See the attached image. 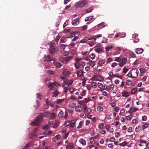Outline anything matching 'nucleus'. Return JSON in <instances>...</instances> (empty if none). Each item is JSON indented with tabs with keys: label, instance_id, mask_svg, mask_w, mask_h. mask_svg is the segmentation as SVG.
Segmentation results:
<instances>
[{
	"label": "nucleus",
	"instance_id": "1",
	"mask_svg": "<svg viewBox=\"0 0 149 149\" xmlns=\"http://www.w3.org/2000/svg\"><path fill=\"white\" fill-rule=\"evenodd\" d=\"M130 72L132 74L133 77L135 78H136L137 76L139 73V71L136 68H133L130 71Z\"/></svg>",
	"mask_w": 149,
	"mask_h": 149
},
{
	"label": "nucleus",
	"instance_id": "2",
	"mask_svg": "<svg viewBox=\"0 0 149 149\" xmlns=\"http://www.w3.org/2000/svg\"><path fill=\"white\" fill-rule=\"evenodd\" d=\"M85 65V63L81 61L79 62H76L75 64V66L76 68L78 69L79 68H83Z\"/></svg>",
	"mask_w": 149,
	"mask_h": 149
},
{
	"label": "nucleus",
	"instance_id": "3",
	"mask_svg": "<svg viewBox=\"0 0 149 149\" xmlns=\"http://www.w3.org/2000/svg\"><path fill=\"white\" fill-rule=\"evenodd\" d=\"M43 118L40 114V115L37 117L36 118L35 120V121L40 125V124L42 123L43 122Z\"/></svg>",
	"mask_w": 149,
	"mask_h": 149
},
{
	"label": "nucleus",
	"instance_id": "4",
	"mask_svg": "<svg viewBox=\"0 0 149 149\" xmlns=\"http://www.w3.org/2000/svg\"><path fill=\"white\" fill-rule=\"evenodd\" d=\"M87 4V1L86 0H84L77 4L76 7H82L85 6Z\"/></svg>",
	"mask_w": 149,
	"mask_h": 149
},
{
	"label": "nucleus",
	"instance_id": "5",
	"mask_svg": "<svg viewBox=\"0 0 149 149\" xmlns=\"http://www.w3.org/2000/svg\"><path fill=\"white\" fill-rule=\"evenodd\" d=\"M58 50V49L57 48H50L49 49V52L52 54H54L55 53H57Z\"/></svg>",
	"mask_w": 149,
	"mask_h": 149
},
{
	"label": "nucleus",
	"instance_id": "6",
	"mask_svg": "<svg viewBox=\"0 0 149 149\" xmlns=\"http://www.w3.org/2000/svg\"><path fill=\"white\" fill-rule=\"evenodd\" d=\"M40 114L43 118V117L48 118L50 115V113L49 111H47L44 113H41Z\"/></svg>",
	"mask_w": 149,
	"mask_h": 149
},
{
	"label": "nucleus",
	"instance_id": "7",
	"mask_svg": "<svg viewBox=\"0 0 149 149\" xmlns=\"http://www.w3.org/2000/svg\"><path fill=\"white\" fill-rule=\"evenodd\" d=\"M47 86L49 88L50 90H53L55 88V87L54 86L53 84L51 82L48 83Z\"/></svg>",
	"mask_w": 149,
	"mask_h": 149
},
{
	"label": "nucleus",
	"instance_id": "8",
	"mask_svg": "<svg viewBox=\"0 0 149 149\" xmlns=\"http://www.w3.org/2000/svg\"><path fill=\"white\" fill-rule=\"evenodd\" d=\"M79 19L78 18L76 19L74 21L72 22V24L76 26L79 23Z\"/></svg>",
	"mask_w": 149,
	"mask_h": 149
},
{
	"label": "nucleus",
	"instance_id": "9",
	"mask_svg": "<svg viewBox=\"0 0 149 149\" xmlns=\"http://www.w3.org/2000/svg\"><path fill=\"white\" fill-rule=\"evenodd\" d=\"M83 110V108L81 106H77L75 107V111L77 112H81Z\"/></svg>",
	"mask_w": 149,
	"mask_h": 149
},
{
	"label": "nucleus",
	"instance_id": "10",
	"mask_svg": "<svg viewBox=\"0 0 149 149\" xmlns=\"http://www.w3.org/2000/svg\"><path fill=\"white\" fill-rule=\"evenodd\" d=\"M103 80V77L100 75H98L96 77V80L97 81H102Z\"/></svg>",
	"mask_w": 149,
	"mask_h": 149
},
{
	"label": "nucleus",
	"instance_id": "11",
	"mask_svg": "<svg viewBox=\"0 0 149 149\" xmlns=\"http://www.w3.org/2000/svg\"><path fill=\"white\" fill-rule=\"evenodd\" d=\"M73 81L72 80L65 79L63 81L64 83H67L69 85H71Z\"/></svg>",
	"mask_w": 149,
	"mask_h": 149
},
{
	"label": "nucleus",
	"instance_id": "12",
	"mask_svg": "<svg viewBox=\"0 0 149 149\" xmlns=\"http://www.w3.org/2000/svg\"><path fill=\"white\" fill-rule=\"evenodd\" d=\"M143 51V50L142 48L135 49V52L137 54H141Z\"/></svg>",
	"mask_w": 149,
	"mask_h": 149
},
{
	"label": "nucleus",
	"instance_id": "13",
	"mask_svg": "<svg viewBox=\"0 0 149 149\" xmlns=\"http://www.w3.org/2000/svg\"><path fill=\"white\" fill-rule=\"evenodd\" d=\"M75 33L73 32H71L68 35L67 38H71L75 36Z\"/></svg>",
	"mask_w": 149,
	"mask_h": 149
},
{
	"label": "nucleus",
	"instance_id": "14",
	"mask_svg": "<svg viewBox=\"0 0 149 149\" xmlns=\"http://www.w3.org/2000/svg\"><path fill=\"white\" fill-rule=\"evenodd\" d=\"M45 60L47 61H52L53 58H52V56H45Z\"/></svg>",
	"mask_w": 149,
	"mask_h": 149
},
{
	"label": "nucleus",
	"instance_id": "15",
	"mask_svg": "<svg viewBox=\"0 0 149 149\" xmlns=\"http://www.w3.org/2000/svg\"><path fill=\"white\" fill-rule=\"evenodd\" d=\"M75 121L73 120H72L70 124V126L72 128L74 127L75 125Z\"/></svg>",
	"mask_w": 149,
	"mask_h": 149
},
{
	"label": "nucleus",
	"instance_id": "16",
	"mask_svg": "<svg viewBox=\"0 0 149 149\" xmlns=\"http://www.w3.org/2000/svg\"><path fill=\"white\" fill-rule=\"evenodd\" d=\"M73 148L72 144L71 143H69V144L66 147V149H72Z\"/></svg>",
	"mask_w": 149,
	"mask_h": 149
},
{
	"label": "nucleus",
	"instance_id": "17",
	"mask_svg": "<svg viewBox=\"0 0 149 149\" xmlns=\"http://www.w3.org/2000/svg\"><path fill=\"white\" fill-rule=\"evenodd\" d=\"M63 74L64 76H67L69 75L70 74V72L68 71H64L63 72Z\"/></svg>",
	"mask_w": 149,
	"mask_h": 149
},
{
	"label": "nucleus",
	"instance_id": "18",
	"mask_svg": "<svg viewBox=\"0 0 149 149\" xmlns=\"http://www.w3.org/2000/svg\"><path fill=\"white\" fill-rule=\"evenodd\" d=\"M122 95L124 97H128L129 96L128 93L127 92H123Z\"/></svg>",
	"mask_w": 149,
	"mask_h": 149
},
{
	"label": "nucleus",
	"instance_id": "19",
	"mask_svg": "<svg viewBox=\"0 0 149 149\" xmlns=\"http://www.w3.org/2000/svg\"><path fill=\"white\" fill-rule=\"evenodd\" d=\"M93 18V16H91L89 17H86L85 18V21L86 22L88 21H90L91 19H92Z\"/></svg>",
	"mask_w": 149,
	"mask_h": 149
},
{
	"label": "nucleus",
	"instance_id": "20",
	"mask_svg": "<svg viewBox=\"0 0 149 149\" xmlns=\"http://www.w3.org/2000/svg\"><path fill=\"white\" fill-rule=\"evenodd\" d=\"M114 88V86L113 85L111 84L109 86V87L107 90L108 91L111 92L113 90Z\"/></svg>",
	"mask_w": 149,
	"mask_h": 149
},
{
	"label": "nucleus",
	"instance_id": "21",
	"mask_svg": "<svg viewBox=\"0 0 149 149\" xmlns=\"http://www.w3.org/2000/svg\"><path fill=\"white\" fill-rule=\"evenodd\" d=\"M31 125L32 126H34V125L36 126H39V125L38 124V123L36 122L35 121L32 122L31 123Z\"/></svg>",
	"mask_w": 149,
	"mask_h": 149
},
{
	"label": "nucleus",
	"instance_id": "22",
	"mask_svg": "<svg viewBox=\"0 0 149 149\" xmlns=\"http://www.w3.org/2000/svg\"><path fill=\"white\" fill-rule=\"evenodd\" d=\"M63 116V113L62 111H60L58 115V116L59 117L61 118Z\"/></svg>",
	"mask_w": 149,
	"mask_h": 149
},
{
	"label": "nucleus",
	"instance_id": "23",
	"mask_svg": "<svg viewBox=\"0 0 149 149\" xmlns=\"http://www.w3.org/2000/svg\"><path fill=\"white\" fill-rule=\"evenodd\" d=\"M79 141L83 145H85L86 144V141L85 140H84L83 139H81Z\"/></svg>",
	"mask_w": 149,
	"mask_h": 149
},
{
	"label": "nucleus",
	"instance_id": "24",
	"mask_svg": "<svg viewBox=\"0 0 149 149\" xmlns=\"http://www.w3.org/2000/svg\"><path fill=\"white\" fill-rule=\"evenodd\" d=\"M105 62L104 60H101L98 63L99 65H102L104 64Z\"/></svg>",
	"mask_w": 149,
	"mask_h": 149
},
{
	"label": "nucleus",
	"instance_id": "25",
	"mask_svg": "<svg viewBox=\"0 0 149 149\" xmlns=\"http://www.w3.org/2000/svg\"><path fill=\"white\" fill-rule=\"evenodd\" d=\"M137 91V89L135 88H133L131 90V93L132 94H134Z\"/></svg>",
	"mask_w": 149,
	"mask_h": 149
},
{
	"label": "nucleus",
	"instance_id": "26",
	"mask_svg": "<svg viewBox=\"0 0 149 149\" xmlns=\"http://www.w3.org/2000/svg\"><path fill=\"white\" fill-rule=\"evenodd\" d=\"M72 56H67L65 59V62H68L72 58Z\"/></svg>",
	"mask_w": 149,
	"mask_h": 149
},
{
	"label": "nucleus",
	"instance_id": "27",
	"mask_svg": "<svg viewBox=\"0 0 149 149\" xmlns=\"http://www.w3.org/2000/svg\"><path fill=\"white\" fill-rule=\"evenodd\" d=\"M88 64L91 67H93L94 65V62L92 61H89Z\"/></svg>",
	"mask_w": 149,
	"mask_h": 149
},
{
	"label": "nucleus",
	"instance_id": "28",
	"mask_svg": "<svg viewBox=\"0 0 149 149\" xmlns=\"http://www.w3.org/2000/svg\"><path fill=\"white\" fill-rule=\"evenodd\" d=\"M92 10V8H89L86 9L85 10V12H86V13H88L91 12Z\"/></svg>",
	"mask_w": 149,
	"mask_h": 149
},
{
	"label": "nucleus",
	"instance_id": "29",
	"mask_svg": "<svg viewBox=\"0 0 149 149\" xmlns=\"http://www.w3.org/2000/svg\"><path fill=\"white\" fill-rule=\"evenodd\" d=\"M77 75L79 76H81L83 75V73L81 70L77 72Z\"/></svg>",
	"mask_w": 149,
	"mask_h": 149
},
{
	"label": "nucleus",
	"instance_id": "30",
	"mask_svg": "<svg viewBox=\"0 0 149 149\" xmlns=\"http://www.w3.org/2000/svg\"><path fill=\"white\" fill-rule=\"evenodd\" d=\"M127 58L126 57H124L121 60V62L123 63V64L124 65L126 61H127Z\"/></svg>",
	"mask_w": 149,
	"mask_h": 149
},
{
	"label": "nucleus",
	"instance_id": "31",
	"mask_svg": "<svg viewBox=\"0 0 149 149\" xmlns=\"http://www.w3.org/2000/svg\"><path fill=\"white\" fill-rule=\"evenodd\" d=\"M54 94L55 95H53V96L56 97L58 94L59 92L57 90H55L54 92Z\"/></svg>",
	"mask_w": 149,
	"mask_h": 149
},
{
	"label": "nucleus",
	"instance_id": "32",
	"mask_svg": "<svg viewBox=\"0 0 149 149\" xmlns=\"http://www.w3.org/2000/svg\"><path fill=\"white\" fill-rule=\"evenodd\" d=\"M66 41V40L65 38L62 37L61 39V43H64Z\"/></svg>",
	"mask_w": 149,
	"mask_h": 149
},
{
	"label": "nucleus",
	"instance_id": "33",
	"mask_svg": "<svg viewBox=\"0 0 149 149\" xmlns=\"http://www.w3.org/2000/svg\"><path fill=\"white\" fill-rule=\"evenodd\" d=\"M126 84L128 85H131L132 84V81L131 80L128 79L127 80Z\"/></svg>",
	"mask_w": 149,
	"mask_h": 149
},
{
	"label": "nucleus",
	"instance_id": "34",
	"mask_svg": "<svg viewBox=\"0 0 149 149\" xmlns=\"http://www.w3.org/2000/svg\"><path fill=\"white\" fill-rule=\"evenodd\" d=\"M103 108L101 106H98L97 108V110L98 111H101L103 110Z\"/></svg>",
	"mask_w": 149,
	"mask_h": 149
},
{
	"label": "nucleus",
	"instance_id": "35",
	"mask_svg": "<svg viewBox=\"0 0 149 149\" xmlns=\"http://www.w3.org/2000/svg\"><path fill=\"white\" fill-rule=\"evenodd\" d=\"M58 126V122L57 121H56L54 124L53 125V128H56Z\"/></svg>",
	"mask_w": 149,
	"mask_h": 149
},
{
	"label": "nucleus",
	"instance_id": "36",
	"mask_svg": "<svg viewBox=\"0 0 149 149\" xmlns=\"http://www.w3.org/2000/svg\"><path fill=\"white\" fill-rule=\"evenodd\" d=\"M127 143L126 142H125V141H124V142L121 143H120L119 145L120 146H126L127 144Z\"/></svg>",
	"mask_w": 149,
	"mask_h": 149
},
{
	"label": "nucleus",
	"instance_id": "37",
	"mask_svg": "<svg viewBox=\"0 0 149 149\" xmlns=\"http://www.w3.org/2000/svg\"><path fill=\"white\" fill-rule=\"evenodd\" d=\"M49 45L50 46V48H54L53 47H54L55 46V44L54 42L53 43H50L49 44Z\"/></svg>",
	"mask_w": 149,
	"mask_h": 149
},
{
	"label": "nucleus",
	"instance_id": "38",
	"mask_svg": "<svg viewBox=\"0 0 149 149\" xmlns=\"http://www.w3.org/2000/svg\"><path fill=\"white\" fill-rule=\"evenodd\" d=\"M130 110H131L132 111L135 112L138 111L139 110V109L138 108H135L131 107L130 108Z\"/></svg>",
	"mask_w": 149,
	"mask_h": 149
},
{
	"label": "nucleus",
	"instance_id": "39",
	"mask_svg": "<svg viewBox=\"0 0 149 149\" xmlns=\"http://www.w3.org/2000/svg\"><path fill=\"white\" fill-rule=\"evenodd\" d=\"M104 124L102 123H101L99 124V127L100 129H102L103 128Z\"/></svg>",
	"mask_w": 149,
	"mask_h": 149
},
{
	"label": "nucleus",
	"instance_id": "40",
	"mask_svg": "<svg viewBox=\"0 0 149 149\" xmlns=\"http://www.w3.org/2000/svg\"><path fill=\"white\" fill-rule=\"evenodd\" d=\"M112 48V46L111 45H110V46L106 47L105 48V49L106 51H108L110 49H111Z\"/></svg>",
	"mask_w": 149,
	"mask_h": 149
},
{
	"label": "nucleus",
	"instance_id": "41",
	"mask_svg": "<svg viewBox=\"0 0 149 149\" xmlns=\"http://www.w3.org/2000/svg\"><path fill=\"white\" fill-rule=\"evenodd\" d=\"M49 127V126L47 125H45L42 127V128L43 129H48Z\"/></svg>",
	"mask_w": 149,
	"mask_h": 149
},
{
	"label": "nucleus",
	"instance_id": "42",
	"mask_svg": "<svg viewBox=\"0 0 149 149\" xmlns=\"http://www.w3.org/2000/svg\"><path fill=\"white\" fill-rule=\"evenodd\" d=\"M37 97L38 99L40 100H41V95L39 93H38L37 94Z\"/></svg>",
	"mask_w": 149,
	"mask_h": 149
},
{
	"label": "nucleus",
	"instance_id": "43",
	"mask_svg": "<svg viewBox=\"0 0 149 149\" xmlns=\"http://www.w3.org/2000/svg\"><path fill=\"white\" fill-rule=\"evenodd\" d=\"M125 113V110L122 109L120 110V112L119 113V115H121Z\"/></svg>",
	"mask_w": 149,
	"mask_h": 149
},
{
	"label": "nucleus",
	"instance_id": "44",
	"mask_svg": "<svg viewBox=\"0 0 149 149\" xmlns=\"http://www.w3.org/2000/svg\"><path fill=\"white\" fill-rule=\"evenodd\" d=\"M70 121H66L65 123V125L66 127H67L70 124Z\"/></svg>",
	"mask_w": 149,
	"mask_h": 149
},
{
	"label": "nucleus",
	"instance_id": "45",
	"mask_svg": "<svg viewBox=\"0 0 149 149\" xmlns=\"http://www.w3.org/2000/svg\"><path fill=\"white\" fill-rule=\"evenodd\" d=\"M75 106H76V104H75L72 103L70 105L69 107L70 108H74Z\"/></svg>",
	"mask_w": 149,
	"mask_h": 149
},
{
	"label": "nucleus",
	"instance_id": "46",
	"mask_svg": "<svg viewBox=\"0 0 149 149\" xmlns=\"http://www.w3.org/2000/svg\"><path fill=\"white\" fill-rule=\"evenodd\" d=\"M141 128V127L140 126H138L136 127L135 128V131L136 132H138L139 131Z\"/></svg>",
	"mask_w": 149,
	"mask_h": 149
},
{
	"label": "nucleus",
	"instance_id": "47",
	"mask_svg": "<svg viewBox=\"0 0 149 149\" xmlns=\"http://www.w3.org/2000/svg\"><path fill=\"white\" fill-rule=\"evenodd\" d=\"M62 86L64 88H67L69 87V84L67 83H64L62 84Z\"/></svg>",
	"mask_w": 149,
	"mask_h": 149
},
{
	"label": "nucleus",
	"instance_id": "48",
	"mask_svg": "<svg viewBox=\"0 0 149 149\" xmlns=\"http://www.w3.org/2000/svg\"><path fill=\"white\" fill-rule=\"evenodd\" d=\"M82 121L80 122L79 123V125L77 127V128L78 129H79L81 128L82 127Z\"/></svg>",
	"mask_w": 149,
	"mask_h": 149
},
{
	"label": "nucleus",
	"instance_id": "49",
	"mask_svg": "<svg viewBox=\"0 0 149 149\" xmlns=\"http://www.w3.org/2000/svg\"><path fill=\"white\" fill-rule=\"evenodd\" d=\"M52 133V131H51L47 130L45 132V134L47 135H50Z\"/></svg>",
	"mask_w": 149,
	"mask_h": 149
},
{
	"label": "nucleus",
	"instance_id": "50",
	"mask_svg": "<svg viewBox=\"0 0 149 149\" xmlns=\"http://www.w3.org/2000/svg\"><path fill=\"white\" fill-rule=\"evenodd\" d=\"M56 115L54 113H52L51 115V118L53 119L55 118Z\"/></svg>",
	"mask_w": 149,
	"mask_h": 149
},
{
	"label": "nucleus",
	"instance_id": "51",
	"mask_svg": "<svg viewBox=\"0 0 149 149\" xmlns=\"http://www.w3.org/2000/svg\"><path fill=\"white\" fill-rule=\"evenodd\" d=\"M140 72L141 73H143L146 71V70L143 68H141L140 69Z\"/></svg>",
	"mask_w": 149,
	"mask_h": 149
},
{
	"label": "nucleus",
	"instance_id": "52",
	"mask_svg": "<svg viewBox=\"0 0 149 149\" xmlns=\"http://www.w3.org/2000/svg\"><path fill=\"white\" fill-rule=\"evenodd\" d=\"M74 89L72 87H70L69 88V91L71 93H73L74 90Z\"/></svg>",
	"mask_w": 149,
	"mask_h": 149
},
{
	"label": "nucleus",
	"instance_id": "53",
	"mask_svg": "<svg viewBox=\"0 0 149 149\" xmlns=\"http://www.w3.org/2000/svg\"><path fill=\"white\" fill-rule=\"evenodd\" d=\"M148 125V124L146 123L143 125V128L144 129L146 128Z\"/></svg>",
	"mask_w": 149,
	"mask_h": 149
},
{
	"label": "nucleus",
	"instance_id": "54",
	"mask_svg": "<svg viewBox=\"0 0 149 149\" xmlns=\"http://www.w3.org/2000/svg\"><path fill=\"white\" fill-rule=\"evenodd\" d=\"M121 60V58L120 57H116L115 58V61L117 62H120Z\"/></svg>",
	"mask_w": 149,
	"mask_h": 149
},
{
	"label": "nucleus",
	"instance_id": "55",
	"mask_svg": "<svg viewBox=\"0 0 149 149\" xmlns=\"http://www.w3.org/2000/svg\"><path fill=\"white\" fill-rule=\"evenodd\" d=\"M70 31V29H65L63 32L64 33H67L68 32H69Z\"/></svg>",
	"mask_w": 149,
	"mask_h": 149
},
{
	"label": "nucleus",
	"instance_id": "56",
	"mask_svg": "<svg viewBox=\"0 0 149 149\" xmlns=\"http://www.w3.org/2000/svg\"><path fill=\"white\" fill-rule=\"evenodd\" d=\"M56 67L58 68L61 67V64L59 62H57L56 63Z\"/></svg>",
	"mask_w": 149,
	"mask_h": 149
},
{
	"label": "nucleus",
	"instance_id": "57",
	"mask_svg": "<svg viewBox=\"0 0 149 149\" xmlns=\"http://www.w3.org/2000/svg\"><path fill=\"white\" fill-rule=\"evenodd\" d=\"M97 86L98 88H101L103 87V85L101 83H98L97 84Z\"/></svg>",
	"mask_w": 149,
	"mask_h": 149
},
{
	"label": "nucleus",
	"instance_id": "58",
	"mask_svg": "<svg viewBox=\"0 0 149 149\" xmlns=\"http://www.w3.org/2000/svg\"><path fill=\"white\" fill-rule=\"evenodd\" d=\"M104 22H102V23L99 24L97 25V26H102L103 27H104L105 26L104 25Z\"/></svg>",
	"mask_w": 149,
	"mask_h": 149
},
{
	"label": "nucleus",
	"instance_id": "59",
	"mask_svg": "<svg viewBox=\"0 0 149 149\" xmlns=\"http://www.w3.org/2000/svg\"><path fill=\"white\" fill-rule=\"evenodd\" d=\"M86 92L85 90H83L81 93V95L82 96H84L86 95Z\"/></svg>",
	"mask_w": 149,
	"mask_h": 149
},
{
	"label": "nucleus",
	"instance_id": "60",
	"mask_svg": "<svg viewBox=\"0 0 149 149\" xmlns=\"http://www.w3.org/2000/svg\"><path fill=\"white\" fill-rule=\"evenodd\" d=\"M91 110L90 108H88L87 109L86 111V112L88 113L89 114L91 112Z\"/></svg>",
	"mask_w": 149,
	"mask_h": 149
},
{
	"label": "nucleus",
	"instance_id": "61",
	"mask_svg": "<svg viewBox=\"0 0 149 149\" xmlns=\"http://www.w3.org/2000/svg\"><path fill=\"white\" fill-rule=\"evenodd\" d=\"M102 50V49L101 48H97L96 49V51L98 52H101Z\"/></svg>",
	"mask_w": 149,
	"mask_h": 149
},
{
	"label": "nucleus",
	"instance_id": "62",
	"mask_svg": "<svg viewBox=\"0 0 149 149\" xmlns=\"http://www.w3.org/2000/svg\"><path fill=\"white\" fill-rule=\"evenodd\" d=\"M87 29V26L86 25H84L82 27L81 29L83 31H84Z\"/></svg>",
	"mask_w": 149,
	"mask_h": 149
},
{
	"label": "nucleus",
	"instance_id": "63",
	"mask_svg": "<svg viewBox=\"0 0 149 149\" xmlns=\"http://www.w3.org/2000/svg\"><path fill=\"white\" fill-rule=\"evenodd\" d=\"M60 37L59 36H56L55 38V41L57 42L59 40Z\"/></svg>",
	"mask_w": 149,
	"mask_h": 149
},
{
	"label": "nucleus",
	"instance_id": "64",
	"mask_svg": "<svg viewBox=\"0 0 149 149\" xmlns=\"http://www.w3.org/2000/svg\"><path fill=\"white\" fill-rule=\"evenodd\" d=\"M142 120L143 121H146L147 120V117L146 116H144L142 117Z\"/></svg>",
	"mask_w": 149,
	"mask_h": 149
}]
</instances>
